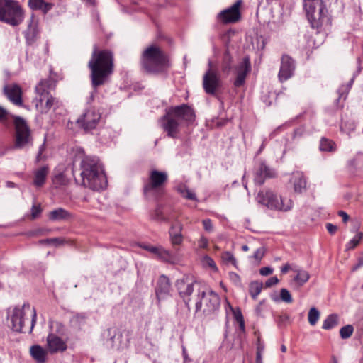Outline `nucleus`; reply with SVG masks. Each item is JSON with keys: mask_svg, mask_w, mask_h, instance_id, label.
<instances>
[{"mask_svg": "<svg viewBox=\"0 0 363 363\" xmlns=\"http://www.w3.org/2000/svg\"><path fill=\"white\" fill-rule=\"evenodd\" d=\"M177 289L188 308L194 301L196 312L201 311L205 315L215 313L220 308V297L213 291L201 285L190 275H184L176 281Z\"/></svg>", "mask_w": 363, "mask_h": 363, "instance_id": "f257e3e1", "label": "nucleus"}, {"mask_svg": "<svg viewBox=\"0 0 363 363\" xmlns=\"http://www.w3.org/2000/svg\"><path fill=\"white\" fill-rule=\"evenodd\" d=\"M77 157L82 159L80 162L82 184L94 191H100L107 186V179L103 167L97 157L84 156L82 147H76Z\"/></svg>", "mask_w": 363, "mask_h": 363, "instance_id": "f03ea898", "label": "nucleus"}, {"mask_svg": "<svg viewBox=\"0 0 363 363\" xmlns=\"http://www.w3.org/2000/svg\"><path fill=\"white\" fill-rule=\"evenodd\" d=\"M196 119L194 108L188 104L171 106L165 109V114L159 120L160 126L168 137L176 138L179 133L180 126L193 124Z\"/></svg>", "mask_w": 363, "mask_h": 363, "instance_id": "7ed1b4c3", "label": "nucleus"}, {"mask_svg": "<svg viewBox=\"0 0 363 363\" xmlns=\"http://www.w3.org/2000/svg\"><path fill=\"white\" fill-rule=\"evenodd\" d=\"M88 67L91 70V85L94 91L91 94L89 102L92 101L96 89L104 84L113 71V53L107 50L96 51L92 53Z\"/></svg>", "mask_w": 363, "mask_h": 363, "instance_id": "20e7f679", "label": "nucleus"}, {"mask_svg": "<svg viewBox=\"0 0 363 363\" xmlns=\"http://www.w3.org/2000/svg\"><path fill=\"white\" fill-rule=\"evenodd\" d=\"M37 313L35 308H31L28 303L22 306H16L10 315L11 328L18 333H30L35 326Z\"/></svg>", "mask_w": 363, "mask_h": 363, "instance_id": "39448f33", "label": "nucleus"}, {"mask_svg": "<svg viewBox=\"0 0 363 363\" xmlns=\"http://www.w3.org/2000/svg\"><path fill=\"white\" fill-rule=\"evenodd\" d=\"M140 59L142 68L148 73L161 72L169 66L167 55L156 45L144 50Z\"/></svg>", "mask_w": 363, "mask_h": 363, "instance_id": "423d86ee", "label": "nucleus"}, {"mask_svg": "<svg viewBox=\"0 0 363 363\" xmlns=\"http://www.w3.org/2000/svg\"><path fill=\"white\" fill-rule=\"evenodd\" d=\"M258 203L267 207L270 210L287 212L292 209L294 203L291 199L278 196L269 189L259 191L256 196Z\"/></svg>", "mask_w": 363, "mask_h": 363, "instance_id": "0eeeda50", "label": "nucleus"}, {"mask_svg": "<svg viewBox=\"0 0 363 363\" xmlns=\"http://www.w3.org/2000/svg\"><path fill=\"white\" fill-rule=\"evenodd\" d=\"M304 9L313 28L319 29L328 23L327 10L322 0H305Z\"/></svg>", "mask_w": 363, "mask_h": 363, "instance_id": "6e6552de", "label": "nucleus"}, {"mask_svg": "<svg viewBox=\"0 0 363 363\" xmlns=\"http://www.w3.org/2000/svg\"><path fill=\"white\" fill-rule=\"evenodd\" d=\"M168 180L167 173L154 169L150 172L144 184L143 193L147 197H157L162 194V189Z\"/></svg>", "mask_w": 363, "mask_h": 363, "instance_id": "1a4fd4ad", "label": "nucleus"}, {"mask_svg": "<svg viewBox=\"0 0 363 363\" xmlns=\"http://www.w3.org/2000/svg\"><path fill=\"white\" fill-rule=\"evenodd\" d=\"M0 21L11 26H17L23 21V11L13 0H0Z\"/></svg>", "mask_w": 363, "mask_h": 363, "instance_id": "9d476101", "label": "nucleus"}, {"mask_svg": "<svg viewBox=\"0 0 363 363\" xmlns=\"http://www.w3.org/2000/svg\"><path fill=\"white\" fill-rule=\"evenodd\" d=\"M13 123L15 125L16 135L13 149L21 150L33 145V138L30 134V130L25 121L21 116H13Z\"/></svg>", "mask_w": 363, "mask_h": 363, "instance_id": "9b49d317", "label": "nucleus"}, {"mask_svg": "<svg viewBox=\"0 0 363 363\" xmlns=\"http://www.w3.org/2000/svg\"><path fill=\"white\" fill-rule=\"evenodd\" d=\"M208 69L203 77V87L206 94L216 96L217 90L221 86V80L211 60H208Z\"/></svg>", "mask_w": 363, "mask_h": 363, "instance_id": "f8f14e48", "label": "nucleus"}, {"mask_svg": "<svg viewBox=\"0 0 363 363\" xmlns=\"http://www.w3.org/2000/svg\"><path fill=\"white\" fill-rule=\"evenodd\" d=\"M100 119L101 113L95 108H90L77 120V123L85 130H90L97 126Z\"/></svg>", "mask_w": 363, "mask_h": 363, "instance_id": "ddd939ff", "label": "nucleus"}, {"mask_svg": "<svg viewBox=\"0 0 363 363\" xmlns=\"http://www.w3.org/2000/svg\"><path fill=\"white\" fill-rule=\"evenodd\" d=\"M250 71L251 63L250 58L248 57H245L242 59V62L235 67L236 77L233 82L234 86L235 87H240L243 86L245 83L247 75Z\"/></svg>", "mask_w": 363, "mask_h": 363, "instance_id": "4468645a", "label": "nucleus"}, {"mask_svg": "<svg viewBox=\"0 0 363 363\" xmlns=\"http://www.w3.org/2000/svg\"><path fill=\"white\" fill-rule=\"evenodd\" d=\"M275 176V171L267 166L264 162L261 161L255 167L254 182L255 184L261 186L266 179L273 178Z\"/></svg>", "mask_w": 363, "mask_h": 363, "instance_id": "2eb2a0df", "label": "nucleus"}, {"mask_svg": "<svg viewBox=\"0 0 363 363\" xmlns=\"http://www.w3.org/2000/svg\"><path fill=\"white\" fill-rule=\"evenodd\" d=\"M294 60L287 55H284L281 60L280 69L278 74L279 79L283 82L290 79L295 70Z\"/></svg>", "mask_w": 363, "mask_h": 363, "instance_id": "dca6fc26", "label": "nucleus"}, {"mask_svg": "<svg viewBox=\"0 0 363 363\" xmlns=\"http://www.w3.org/2000/svg\"><path fill=\"white\" fill-rule=\"evenodd\" d=\"M4 94L8 99L14 105L21 106L23 105L22 100V89L17 84H6L3 89Z\"/></svg>", "mask_w": 363, "mask_h": 363, "instance_id": "f3484780", "label": "nucleus"}, {"mask_svg": "<svg viewBox=\"0 0 363 363\" xmlns=\"http://www.w3.org/2000/svg\"><path fill=\"white\" fill-rule=\"evenodd\" d=\"M240 1H236L230 8L220 12L218 14V18L225 23L238 21L240 18Z\"/></svg>", "mask_w": 363, "mask_h": 363, "instance_id": "a211bd4d", "label": "nucleus"}, {"mask_svg": "<svg viewBox=\"0 0 363 363\" xmlns=\"http://www.w3.org/2000/svg\"><path fill=\"white\" fill-rule=\"evenodd\" d=\"M47 348L51 353L62 352L67 350V343L53 333H49L47 337Z\"/></svg>", "mask_w": 363, "mask_h": 363, "instance_id": "6ab92c4d", "label": "nucleus"}, {"mask_svg": "<svg viewBox=\"0 0 363 363\" xmlns=\"http://www.w3.org/2000/svg\"><path fill=\"white\" fill-rule=\"evenodd\" d=\"M104 337L105 340V345L107 347L116 350L120 349L122 335L116 328H108L104 333Z\"/></svg>", "mask_w": 363, "mask_h": 363, "instance_id": "aec40b11", "label": "nucleus"}, {"mask_svg": "<svg viewBox=\"0 0 363 363\" xmlns=\"http://www.w3.org/2000/svg\"><path fill=\"white\" fill-rule=\"evenodd\" d=\"M56 86V81L51 77L42 79L35 86V91L40 96V104L43 105L44 102L43 96L50 95V91L54 89Z\"/></svg>", "mask_w": 363, "mask_h": 363, "instance_id": "412c9836", "label": "nucleus"}, {"mask_svg": "<svg viewBox=\"0 0 363 363\" xmlns=\"http://www.w3.org/2000/svg\"><path fill=\"white\" fill-rule=\"evenodd\" d=\"M171 284L169 278L161 275L157 281L155 289L156 296L159 301L166 298L170 294Z\"/></svg>", "mask_w": 363, "mask_h": 363, "instance_id": "4be33fe9", "label": "nucleus"}, {"mask_svg": "<svg viewBox=\"0 0 363 363\" xmlns=\"http://www.w3.org/2000/svg\"><path fill=\"white\" fill-rule=\"evenodd\" d=\"M149 252L155 255L156 258L162 262L173 263L174 261V257L172 253L165 250L162 246L152 245L151 248L149 249Z\"/></svg>", "mask_w": 363, "mask_h": 363, "instance_id": "5701e85b", "label": "nucleus"}, {"mask_svg": "<svg viewBox=\"0 0 363 363\" xmlns=\"http://www.w3.org/2000/svg\"><path fill=\"white\" fill-rule=\"evenodd\" d=\"M296 193L301 194L306 190V179L301 172H294L291 179Z\"/></svg>", "mask_w": 363, "mask_h": 363, "instance_id": "b1692460", "label": "nucleus"}, {"mask_svg": "<svg viewBox=\"0 0 363 363\" xmlns=\"http://www.w3.org/2000/svg\"><path fill=\"white\" fill-rule=\"evenodd\" d=\"M49 169L47 166L41 167L33 172V185L38 188L42 187L46 181Z\"/></svg>", "mask_w": 363, "mask_h": 363, "instance_id": "393cba45", "label": "nucleus"}, {"mask_svg": "<svg viewBox=\"0 0 363 363\" xmlns=\"http://www.w3.org/2000/svg\"><path fill=\"white\" fill-rule=\"evenodd\" d=\"M182 225L179 222H176L172 225L169 230V235L171 242L173 245H179L182 244L183 241V236L182 234Z\"/></svg>", "mask_w": 363, "mask_h": 363, "instance_id": "a878e982", "label": "nucleus"}, {"mask_svg": "<svg viewBox=\"0 0 363 363\" xmlns=\"http://www.w3.org/2000/svg\"><path fill=\"white\" fill-rule=\"evenodd\" d=\"M37 24V18L35 17L34 15H32L30 17V23L28 26V28L25 31L26 39L29 43H32L33 42H34L38 35V30Z\"/></svg>", "mask_w": 363, "mask_h": 363, "instance_id": "bb28decb", "label": "nucleus"}, {"mask_svg": "<svg viewBox=\"0 0 363 363\" xmlns=\"http://www.w3.org/2000/svg\"><path fill=\"white\" fill-rule=\"evenodd\" d=\"M28 6L32 10H40L46 14L53 7V4L45 2L44 0H28Z\"/></svg>", "mask_w": 363, "mask_h": 363, "instance_id": "cd10ccee", "label": "nucleus"}, {"mask_svg": "<svg viewBox=\"0 0 363 363\" xmlns=\"http://www.w3.org/2000/svg\"><path fill=\"white\" fill-rule=\"evenodd\" d=\"M87 315L86 313H76L70 319L69 323L72 328L82 330L86 324Z\"/></svg>", "mask_w": 363, "mask_h": 363, "instance_id": "c85d7f7f", "label": "nucleus"}, {"mask_svg": "<svg viewBox=\"0 0 363 363\" xmlns=\"http://www.w3.org/2000/svg\"><path fill=\"white\" fill-rule=\"evenodd\" d=\"M70 213L62 208H58L49 213L48 218L52 221L67 220L70 218Z\"/></svg>", "mask_w": 363, "mask_h": 363, "instance_id": "c756f323", "label": "nucleus"}, {"mask_svg": "<svg viewBox=\"0 0 363 363\" xmlns=\"http://www.w3.org/2000/svg\"><path fill=\"white\" fill-rule=\"evenodd\" d=\"M32 357L39 363H43L46 359L47 352L40 345H33L30 349Z\"/></svg>", "mask_w": 363, "mask_h": 363, "instance_id": "7c9ffc66", "label": "nucleus"}, {"mask_svg": "<svg viewBox=\"0 0 363 363\" xmlns=\"http://www.w3.org/2000/svg\"><path fill=\"white\" fill-rule=\"evenodd\" d=\"M233 65V60L228 51H226L223 57L220 69L224 75H229L230 73Z\"/></svg>", "mask_w": 363, "mask_h": 363, "instance_id": "2f4dec72", "label": "nucleus"}, {"mask_svg": "<svg viewBox=\"0 0 363 363\" xmlns=\"http://www.w3.org/2000/svg\"><path fill=\"white\" fill-rule=\"evenodd\" d=\"M293 271L296 273L294 277V281L298 286H302L308 281L310 275L307 271L298 268L293 269Z\"/></svg>", "mask_w": 363, "mask_h": 363, "instance_id": "473e14b6", "label": "nucleus"}, {"mask_svg": "<svg viewBox=\"0 0 363 363\" xmlns=\"http://www.w3.org/2000/svg\"><path fill=\"white\" fill-rule=\"evenodd\" d=\"M50 333H53L57 336H62L66 334V327L58 321H49Z\"/></svg>", "mask_w": 363, "mask_h": 363, "instance_id": "72a5a7b5", "label": "nucleus"}, {"mask_svg": "<svg viewBox=\"0 0 363 363\" xmlns=\"http://www.w3.org/2000/svg\"><path fill=\"white\" fill-rule=\"evenodd\" d=\"M339 317L337 314L333 313L327 316L323 323L322 328L324 330H330L338 325Z\"/></svg>", "mask_w": 363, "mask_h": 363, "instance_id": "f704fd0d", "label": "nucleus"}, {"mask_svg": "<svg viewBox=\"0 0 363 363\" xmlns=\"http://www.w3.org/2000/svg\"><path fill=\"white\" fill-rule=\"evenodd\" d=\"M263 287L262 282L252 281L250 284L249 293L253 299H257Z\"/></svg>", "mask_w": 363, "mask_h": 363, "instance_id": "c9c22d12", "label": "nucleus"}, {"mask_svg": "<svg viewBox=\"0 0 363 363\" xmlns=\"http://www.w3.org/2000/svg\"><path fill=\"white\" fill-rule=\"evenodd\" d=\"M320 150L325 152H333L336 149L335 144L333 141L322 138L320 142Z\"/></svg>", "mask_w": 363, "mask_h": 363, "instance_id": "e433bc0d", "label": "nucleus"}, {"mask_svg": "<svg viewBox=\"0 0 363 363\" xmlns=\"http://www.w3.org/2000/svg\"><path fill=\"white\" fill-rule=\"evenodd\" d=\"M44 99V101H45V112H48L51 108H57L59 106V101L54 98L52 96L50 95H45L43 96Z\"/></svg>", "mask_w": 363, "mask_h": 363, "instance_id": "4c0bfd02", "label": "nucleus"}, {"mask_svg": "<svg viewBox=\"0 0 363 363\" xmlns=\"http://www.w3.org/2000/svg\"><path fill=\"white\" fill-rule=\"evenodd\" d=\"M320 315V312L316 308L312 307L310 308L308 315V320L310 325L313 326L315 325L318 321Z\"/></svg>", "mask_w": 363, "mask_h": 363, "instance_id": "58836bf2", "label": "nucleus"}, {"mask_svg": "<svg viewBox=\"0 0 363 363\" xmlns=\"http://www.w3.org/2000/svg\"><path fill=\"white\" fill-rule=\"evenodd\" d=\"M352 83L353 79H352L347 84H343L339 88L337 91L339 97L337 99V102H338L342 98L343 99V100H345Z\"/></svg>", "mask_w": 363, "mask_h": 363, "instance_id": "ea45409f", "label": "nucleus"}, {"mask_svg": "<svg viewBox=\"0 0 363 363\" xmlns=\"http://www.w3.org/2000/svg\"><path fill=\"white\" fill-rule=\"evenodd\" d=\"M272 298L274 301H279V298L277 297H272ZM279 300L287 303H291L293 301L292 296L288 289L283 288L280 290Z\"/></svg>", "mask_w": 363, "mask_h": 363, "instance_id": "a19ab883", "label": "nucleus"}, {"mask_svg": "<svg viewBox=\"0 0 363 363\" xmlns=\"http://www.w3.org/2000/svg\"><path fill=\"white\" fill-rule=\"evenodd\" d=\"M178 191L186 199L189 200H196V196L194 193L191 191L186 186H180L178 187Z\"/></svg>", "mask_w": 363, "mask_h": 363, "instance_id": "79ce46f5", "label": "nucleus"}, {"mask_svg": "<svg viewBox=\"0 0 363 363\" xmlns=\"http://www.w3.org/2000/svg\"><path fill=\"white\" fill-rule=\"evenodd\" d=\"M362 238L363 233L362 232H359L358 233H357L355 236L347 244V250L354 249L356 246L358 245V244L359 243Z\"/></svg>", "mask_w": 363, "mask_h": 363, "instance_id": "37998d69", "label": "nucleus"}, {"mask_svg": "<svg viewBox=\"0 0 363 363\" xmlns=\"http://www.w3.org/2000/svg\"><path fill=\"white\" fill-rule=\"evenodd\" d=\"M354 328L352 325H347L340 330V335L342 339L349 338L353 333Z\"/></svg>", "mask_w": 363, "mask_h": 363, "instance_id": "c03bdc74", "label": "nucleus"}, {"mask_svg": "<svg viewBox=\"0 0 363 363\" xmlns=\"http://www.w3.org/2000/svg\"><path fill=\"white\" fill-rule=\"evenodd\" d=\"M221 257L224 262H225L227 263H231L233 266L236 267V264H237L236 259H235V257L233 256V255L230 252H228V251L224 252L222 254Z\"/></svg>", "mask_w": 363, "mask_h": 363, "instance_id": "a18cd8bd", "label": "nucleus"}, {"mask_svg": "<svg viewBox=\"0 0 363 363\" xmlns=\"http://www.w3.org/2000/svg\"><path fill=\"white\" fill-rule=\"evenodd\" d=\"M265 253V250L264 247H259L254 252L252 256L250 257V259H253L257 263H259L261 259L263 258Z\"/></svg>", "mask_w": 363, "mask_h": 363, "instance_id": "49530a36", "label": "nucleus"}, {"mask_svg": "<svg viewBox=\"0 0 363 363\" xmlns=\"http://www.w3.org/2000/svg\"><path fill=\"white\" fill-rule=\"evenodd\" d=\"M203 264L205 266L209 267L211 269H212L214 271H218V267L216 264V262L214 260L210 257L209 256H204L202 259Z\"/></svg>", "mask_w": 363, "mask_h": 363, "instance_id": "de8ad7c7", "label": "nucleus"}, {"mask_svg": "<svg viewBox=\"0 0 363 363\" xmlns=\"http://www.w3.org/2000/svg\"><path fill=\"white\" fill-rule=\"evenodd\" d=\"M229 278L230 281L236 286H240L241 285V279L240 276L233 272H230L228 274Z\"/></svg>", "mask_w": 363, "mask_h": 363, "instance_id": "09e8293b", "label": "nucleus"}, {"mask_svg": "<svg viewBox=\"0 0 363 363\" xmlns=\"http://www.w3.org/2000/svg\"><path fill=\"white\" fill-rule=\"evenodd\" d=\"M235 318L236 321L239 324L240 329L242 331H245V321H244V318H243V316H242L241 312L239 311L238 313H235Z\"/></svg>", "mask_w": 363, "mask_h": 363, "instance_id": "8fccbe9b", "label": "nucleus"}, {"mask_svg": "<svg viewBox=\"0 0 363 363\" xmlns=\"http://www.w3.org/2000/svg\"><path fill=\"white\" fill-rule=\"evenodd\" d=\"M202 223L206 231L211 233L213 230V225L211 219H204L203 220Z\"/></svg>", "mask_w": 363, "mask_h": 363, "instance_id": "3c124183", "label": "nucleus"}, {"mask_svg": "<svg viewBox=\"0 0 363 363\" xmlns=\"http://www.w3.org/2000/svg\"><path fill=\"white\" fill-rule=\"evenodd\" d=\"M152 218L160 221L166 220L165 217L162 214V211L160 208H157L155 209V213L152 216Z\"/></svg>", "mask_w": 363, "mask_h": 363, "instance_id": "603ef678", "label": "nucleus"}, {"mask_svg": "<svg viewBox=\"0 0 363 363\" xmlns=\"http://www.w3.org/2000/svg\"><path fill=\"white\" fill-rule=\"evenodd\" d=\"M41 208L40 205H33L31 208V216L32 218L35 219L40 216L41 213Z\"/></svg>", "mask_w": 363, "mask_h": 363, "instance_id": "864d4df0", "label": "nucleus"}, {"mask_svg": "<svg viewBox=\"0 0 363 363\" xmlns=\"http://www.w3.org/2000/svg\"><path fill=\"white\" fill-rule=\"evenodd\" d=\"M40 243H46V244H52L55 245H58L62 243V240L59 238H50V239H45L42 240L40 241Z\"/></svg>", "mask_w": 363, "mask_h": 363, "instance_id": "5fc2aeb1", "label": "nucleus"}, {"mask_svg": "<svg viewBox=\"0 0 363 363\" xmlns=\"http://www.w3.org/2000/svg\"><path fill=\"white\" fill-rule=\"evenodd\" d=\"M305 132V130L303 127H298L296 128L292 135L293 139H296L301 138Z\"/></svg>", "mask_w": 363, "mask_h": 363, "instance_id": "6e6d98bb", "label": "nucleus"}, {"mask_svg": "<svg viewBox=\"0 0 363 363\" xmlns=\"http://www.w3.org/2000/svg\"><path fill=\"white\" fill-rule=\"evenodd\" d=\"M279 282V279L277 277H272L269 279L267 280L265 282V286L266 287H271L275 284H277Z\"/></svg>", "mask_w": 363, "mask_h": 363, "instance_id": "4d7b16f0", "label": "nucleus"}, {"mask_svg": "<svg viewBox=\"0 0 363 363\" xmlns=\"http://www.w3.org/2000/svg\"><path fill=\"white\" fill-rule=\"evenodd\" d=\"M208 245V239L204 236H201L199 240V247L200 248L205 249V248H207Z\"/></svg>", "mask_w": 363, "mask_h": 363, "instance_id": "13d9d810", "label": "nucleus"}, {"mask_svg": "<svg viewBox=\"0 0 363 363\" xmlns=\"http://www.w3.org/2000/svg\"><path fill=\"white\" fill-rule=\"evenodd\" d=\"M260 274L262 276H267L271 274L273 272V269L269 267H264L260 269L259 270Z\"/></svg>", "mask_w": 363, "mask_h": 363, "instance_id": "bf43d9fd", "label": "nucleus"}, {"mask_svg": "<svg viewBox=\"0 0 363 363\" xmlns=\"http://www.w3.org/2000/svg\"><path fill=\"white\" fill-rule=\"evenodd\" d=\"M326 229L330 234L333 235L336 233L337 227L332 223H327Z\"/></svg>", "mask_w": 363, "mask_h": 363, "instance_id": "052dcab7", "label": "nucleus"}, {"mask_svg": "<svg viewBox=\"0 0 363 363\" xmlns=\"http://www.w3.org/2000/svg\"><path fill=\"white\" fill-rule=\"evenodd\" d=\"M363 266V255L358 258L357 264L352 267V271H355Z\"/></svg>", "mask_w": 363, "mask_h": 363, "instance_id": "680f3d73", "label": "nucleus"}, {"mask_svg": "<svg viewBox=\"0 0 363 363\" xmlns=\"http://www.w3.org/2000/svg\"><path fill=\"white\" fill-rule=\"evenodd\" d=\"M338 215L342 218V220L344 223H346L349 220V216L345 211H340L338 212Z\"/></svg>", "mask_w": 363, "mask_h": 363, "instance_id": "e2e57ef3", "label": "nucleus"}, {"mask_svg": "<svg viewBox=\"0 0 363 363\" xmlns=\"http://www.w3.org/2000/svg\"><path fill=\"white\" fill-rule=\"evenodd\" d=\"M290 269H291V267L289 264L286 263V264H284L281 268V272L282 274H286V272H288Z\"/></svg>", "mask_w": 363, "mask_h": 363, "instance_id": "0e129e2a", "label": "nucleus"}, {"mask_svg": "<svg viewBox=\"0 0 363 363\" xmlns=\"http://www.w3.org/2000/svg\"><path fill=\"white\" fill-rule=\"evenodd\" d=\"M6 116H7V111L2 106H0V120L6 118Z\"/></svg>", "mask_w": 363, "mask_h": 363, "instance_id": "69168bd1", "label": "nucleus"}, {"mask_svg": "<svg viewBox=\"0 0 363 363\" xmlns=\"http://www.w3.org/2000/svg\"><path fill=\"white\" fill-rule=\"evenodd\" d=\"M264 346L263 344L260 342V340H258V343L257 345V352H259V354H262L263 350H264Z\"/></svg>", "mask_w": 363, "mask_h": 363, "instance_id": "338daca9", "label": "nucleus"}, {"mask_svg": "<svg viewBox=\"0 0 363 363\" xmlns=\"http://www.w3.org/2000/svg\"><path fill=\"white\" fill-rule=\"evenodd\" d=\"M256 363H263L262 354L259 352H256Z\"/></svg>", "mask_w": 363, "mask_h": 363, "instance_id": "774afa93", "label": "nucleus"}]
</instances>
